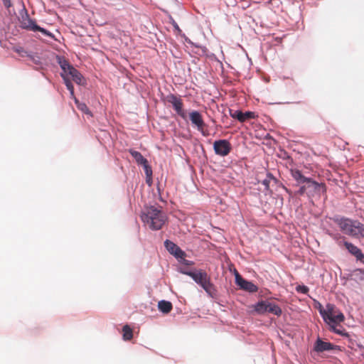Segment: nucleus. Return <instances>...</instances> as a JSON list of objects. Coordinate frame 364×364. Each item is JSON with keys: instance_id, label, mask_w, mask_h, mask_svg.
<instances>
[{"instance_id": "obj_25", "label": "nucleus", "mask_w": 364, "mask_h": 364, "mask_svg": "<svg viewBox=\"0 0 364 364\" xmlns=\"http://www.w3.org/2000/svg\"><path fill=\"white\" fill-rule=\"evenodd\" d=\"M337 325L338 323H331V325H328L330 327V330L336 333L337 334L343 335V332L340 329H338L336 328Z\"/></svg>"}, {"instance_id": "obj_13", "label": "nucleus", "mask_w": 364, "mask_h": 364, "mask_svg": "<svg viewBox=\"0 0 364 364\" xmlns=\"http://www.w3.org/2000/svg\"><path fill=\"white\" fill-rule=\"evenodd\" d=\"M230 115L234 118L237 119L240 122H244L250 119H255L256 115L253 112H246L243 113L240 110H230Z\"/></svg>"}, {"instance_id": "obj_4", "label": "nucleus", "mask_w": 364, "mask_h": 364, "mask_svg": "<svg viewBox=\"0 0 364 364\" xmlns=\"http://www.w3.org/2000/svg\"><path fill=\"white\" fill-rule=\"evenodd\" d=\"M319 311L324 321L328 325L343 322L345 318L343 314L336 311L332 305H328L326 310L321 309Z\"/></svg>"}, {"instance_id": "obj_6", "label": "nucleus", "mask_w": 364, "mask_h": 364, "mask_svg": "<svg viewBox=\"0 0 364 364\" xmlns=\"http://www.w3.org/2000/svg\"><path fill=\"white\" fill-rule=\"evenodd\" d=\"M307 189V196L310 198L320 197L326 192V186L324 183H319L312 178H309L306 182Z\"/></svg>"}, {"instance_id": "obj_26", "label": "nucleus", "mask_w": 364, "mask_h": 364, "mask_svg": "<svg viewBox=\"0 0 364 364\" xmlns=\"http://www.w3.org/2000/svg\"><path fill=\"white\" fill-rule=\"evenodd\" d=\"M77 72H79L77 69H75L73 66H71L68 70H67V75H70L71 77L74 76V75L77 74Z\"/></svg>"}, {"instance_id": "obj_12", "label": "nucleus", "mask_w": 364, "mask_h": 364, "mask_svg": "<svg viewBox=\"0 0 364 364\" xmlns=\"http://www.w3.org/2000/svg\"><path fill=\"white\" fill-rule=\"evenodd\" d=\"M164 245L166 250L169 252L170 254L173 255L176 258H183L186 257V253L183 251L178 245H176L174 242L166 240L164 242Z\"/></svg>"}, {"instance_id": "obj_28", "label": "nucleus", "mask_w": 364, "mask_h": 364, "mask_svg": "<svg viewBox=\"0 0 364 364\" xmlns=\"http://www.w3.org/2000/svg\"><path fill=\"white\" fill-rule=\"evenodd\" d=\"M143 167L144 168L146 176H151L152 171H151V166L148 164V162H146V164H144Z\"/></svg>"}, {"instance_id": "obj_7", "label": "nucleus", "mask_w": 364, "mask_h": 364, "mask_svg": "<svg viewBox=\"0 0 364 364\" xmlns=\"http://www.w3.org/2000/svg\"><path fill=\"white\" fill-rule=\"evenodd\" d=\"M213 149L215 154L220 156H226L231 151L232 146L228 140L220 139L214 141Z\"/></svg>"}, {"instance_id": "obj_33", "label": "nucleus", "mask_w": 364, "mask_h": 364, "mask_svg": "<svg viewBox=\"0 0 364 364\" xmlns=\"http://www.w3.org/2000/svg\"><path fill=\"white\" fill-rule=\"evenodd\" d=\"M358 260H360V262H362L363 263H364V255L362 253V256L361 257H359L358 258Z\"/></svg>"}, {"instance_id": "obj_8", "label": "nucleus", "mask_w": 364, "mask_h": 364, "mask_svg": "<svg viewBox=\"0 0 364 364\" xmlns=\"http://www.w3.org/2000/svg\"><path fill=\"white\" fill-rule=\"evenodd\" d=\"M166 100L167 102L172 105L174 110L181 117L185 118L186 114L183 109V101L182 100L173 94H169L166 96Z\"/></svg>"}, {"instance_id": "obj_22", "label": "nucleus", "mask_w": 364, "mask_h": 364, "mask_svg": "<svg viewBox=\"0 0 364 364\" xmlns=\"http://www.w3.org/2000/svg\"><path fill=\"white\" fill-rule=\"evenodd\" d=\"M74 100H75V102L77 108L80 110H81L82 112H83L85 114H91V112H90L89 108L87 107V106L85 103L80 102L79 100H77L76 97H74Z\"/></svg>"}, {"instance_id": "obj_17", "label": "nucleus", "mask_w": 364, "mask_h": 364, "mask_svg": "<svg viewBox=\"0 0 364 364\" xmlns=\"http://www.w3.org/2000/svg\"><path fill=\"white\" fill-rule=\"evenodd\" d=\"M129 152L139 165L143 166L144 164H146V162H148V161L141 155L140 152L133 149H129Z\"/></svg>"}, {"instance_id": "obj_11", "label": "nucleus", "mask_w": 364, "mask_h": 364, "mask_svg": "<svg viewBox=\"0 0 364 364\" xmlns=\"http://www.w3.org/2000/svg\"><path fill=\"white\" fill-rule=\"evenodd\" d=\"M189 116L190 120L193 124L197 127L198 130L200 131L203 136H208V133L204 131L205 124L202 118V115L198 111H193L190 113Z\"/></svg>"}, {"instance_id": "obj_16", "label": "nucleus", "mask_w": 364, "mask_h": 364, "mask_svg": "<svg viewBox=\"0 0 364 364\" xmlns=\"http://www.w3.org/2000/svg\"><path fill=\"white\" fill-rule=\"evenodd\" d=\"M291 176L299 183H304L307 181L310 178L304 176L299 170L291 169Z\"/></svg>"}, {"instance_id": "obj_30", "label": "nucleus", "mask_w": 364, "mask_h": 364, "mask_svg": "<svg viewBox=\"0 0 364 364\" xmlns=\"http://www.w3.org/2000/svg\"><path fill=\"white\" fill-rule=\"evenodd\" d=\"M14 50L18 53L21 56H24V55L26 53V52L24 50V49L21 47L16 48Z\"/></svg>"}, {"instance_id": "obj_29", "label": "nucleus", "mask_w": 364, "mask_h": 364, "mask_svg": "<svg viewBox=\"0 0 364 364\" xmlns=\"http://www.w3.org/2000/svg\"><path fill=\"white\" fill-rule=\"evenodd\" d=\"M178 259H180V262L184 264L185 265L189 266L193 264V262L192 261L186 259L185 257H183V258H179Z\"/></svg>"}, {"instance_id": "obj_9", "label": "nucleus", "mask_w": 364, "mask_h": 364, "mask_svg": "<svg viewBox=\"0 0 364 364\" xmlns=\"http://www.w3.org/2000/svg\"><path fill=\"white\" fill-rule=\"evenodd\" d=\"M235 282L241 289L250 293H255L258 290V287L255 284L243 279L237 272L235 274Z\"/></svg>"}, {"instance_id": "obj_5", "label": "nucleus", "mask_w": 364, "mask_h": 364, "mask_svg": "<svg viewBox=\"0 0 364 364\" xmlns=\"http://www.w3.org/2000/svg\"><path fill=\"white\" fill-rule=\"evenodd\" d=\"M254 311L258 314H264L271 313L276 316L282 314L281 308L275 304L270 303L267 301H261L252 306Z\"/></svg>"}, {"instance_id": "obj_27", "label": "nucleus", "mask_w": 364, "mask_h": 364, "mask_svg": "<svg viewBox=\"0 0 364 364\" xmlns=\"http://www.w3.org/2000/svg\"><path fill=\"white\" fill-rule=\"evenodd\" d=\"M298 195L303 196L305 193L307 195V189H306V183L300 187V188L296 192Z\"/></svg>"}, {"instance_id": "obj_15", "label": "nucleus", "mask_w": 364, "mask_h": 364, "mask_svg": "<svg viewBox=\"0 0 364 364\" xmlns=\"http://www.w3.org/2000/svg\"><path fill=\"white\" fill-rule=\"evenodd\" d=\"M344 246L350 253L356 257L357 259L359 257L362 256L361 250L353 244L348 242H344Z\"/></svg>"}, {"instance_id": "obj_3", "label": "nucleus", "mask_w": 364, "mask_h": 364, "mask_svg": "<svg viewBox=\"0 0 364 364\" xmlns=\"http://www.w3.org/2000/svg\"><path fill=\"white\" fill-rule=\"evenodd\" d=\"M191 277L198 284L210 295L214 291V285L210 282V278L208 274L201 269L194 272V273H188Z\"/></svg>"}, {"instance_id": "obj_24", "label": "nucleus", "mask_w": 364, "mask_h": 364, "mask_svg": "<svg viewBox=\"0 0 364 364\" xmlns=\"http://www.w3.org/2000/svg\"><path fill=\"white\" fill-rule=\"evenodd\" d=\"M296 290L299 292V293H302V294H307L308 291H309V288L306 287V286H304V285H299L296 287Z\"/></svg>"}, {"instance_id": "obj_2", "label": "nucleus", "mask_w": 364, "mask_h": 364, "mask_svg": "<svg viewBox=\"0 0 364 364\" xmlns=\"http://www.w3.org/2000/svg\"><path fill=\"white\" fill-rule=\"evenodd\" d=\"M341 230L353 237H364V225L358 220L342 218L336 220Z\"/></svg>"}, {"instance_id": "obj_34", "label": "nucleus", "mask_w": 364, "mask_h": 364, "mask_svg": "<svg viewBox=\"0 0 364 364\" xmlns=\"http://www.w3.org/2000/svg\"><path fill=\"white\" fill-rule=\"evenodd\" d=\"M263 184H264L266 186H268V184H269V183H268V181H267V180H264V181H263Z\"/></svg>"}, {"instance_id": "obj_10", "label": "nucleus", "mask_w": 364, "mask_h": 364, "mask_svg": "<svg viewBox=\"0 0 364 364\" xmlns=\"http://www.w3.org/2000/svg\"><path fill=\"white\" fill-rule=\"evenodd\" d=\"M21 25L22 28L25 29L32 31H40L46 36H50L49 31L44 29L43 28L38 26L33 20L29 18L28 16L23 18Z\"/></svg>"}, {"instance_id": "obj_23", "label": "nucleus", "mask_w": 364, "mask_h": 364, "mask_svg": "<svg viewBox=\"0 0 364 364\" xmlns=\"http://www.w3.org/2000/svg\"><path fill=\"white\" fill-rule=\"evenodd\" d=\"M73 80L75 81L76 83L80 85L82 83V76L80 74V72H77V74L74 75V76L72 77Z\"/></svg>"}, {"instance_id": "obj_1", "label": "nucleus", "mask_w": 364, "mask_h": 364, "mask_svg": "<svg viewBox=\"0 0 364 364\" xmlns=\"http://www.w3.org/2000/svg\"><path fill=\"white\" fill-rule=\"evenodd\" d=\"M141 218L142 221L153 230L161 229L167 219L166 214L155 206L146 208Z\"/></svg>"}, {"instance_id": "obj_14", "label": "nucleus", "mask_w": 364, "mask_h": 364, "mask_svg": "<svg viewBox=\"0 0 364 364\" xmlns=\"http://www.w3.org/2000/svg\"><path fill=\"white\" fill-rule=\"evenodd\" d=\"M333 349V345L329 342H324L320 338H318L315 343L314 350L316 352H323Z\"/></svg>"}, {"instance_id": "obj_20", "label": "nucleus", "mask_w": 364, "mask_h": 364, "mask_svg": "<svg viewBox=\"0 0 364 364\" xmlns=\"http://www.w3.org/2000/svg\"><path fill=\"white\" fill-rule=\"evenodd\" d=\"M123 338L125 341H129L133 337V331L132 329L128 326L125 325L123 328Z\"/></svg>"}, {"instance_id": "obj_19", "label": "nucleus", "mask_w": 364, "mask_h": 364, "mask_svg": "<svg viewBox=\"0 0 364 364\" xmlns=\"http://www.w3.org/2000/svg\"><path fill=\"white\" fill-rule=\"evenodd\" d=\"M58 58V63L60 65L61 69L63 70V73L62 74H64L67 75V70L72 66L67 60H65L63 57H57Z\"/></svg>"}, {"instance_id": "obj_21", "label": "nucleus", "mask_w": 364, "mask_h": 364, "mask_svg": "<svg viewBox=\"0 0 364 364\" xmlns=\"http://www.w3.org/2000/svg\"><path fill=\"white\" fill-rule=\"evenodd\" d=\"M61 77L63 78L64 82L68 90L70 91L71 97L73 98L75 97L74 95V87L70 80L68 78L67 75L64 74H61Z\"/></svg>"}, {"instance_id": "obj_32", "label": "nucleus", "mask_w": 364, "mask_h": 364, "mask_svg": "<svg viewBox=\"0 0 364 364\" xmlns=\"http://www.w3.org/2000/svg\"><path fill=\"white\" fill-rule=\"evenodd\" d=\"M180 272L184 274H186L188 276V273H194V272H190V271H186V270H184V269H181Z\"/></svg>"}, {"instance_id": "obj_31", "label": "nucleus", "mask_w": 364, "mask_h": 364, "mask_svg": "<svg viewBox=\"0 0 364 364\" xmlns=\"http://www.w3.org/2000/svg\"><path fill=\"white\" fill-rule=\"evenodd\" d=\"M3 1V3H4V5L6 7V8H9L11 6V0H2Z\"/></svg>"}, {"instance_id": "obj_18", "label": "nucleus", "mask_w": 364, "mask_h": 364, "mask_svg": "<svg viewBox=\"0 0 364 364\" xmlns=\"http://www.w3.org/2000/svg\"><path fill=\"white\" fill-rule=\"evenodd\" d=\"M159 309L164 313L168 314L172 310V304L170 301L162 300L158 304Z\"/></svg>"}, {"instance_id": "obj_35", "label": "nucleus", "mask_w": 364, "mask_h": 364, "mask_svg": "<svg viewBox=\"0 0 364 364\" xmlns=\"http://www.w3.org/2000/svg\"><path fill=\"white\" fill-rule=\"evenodd\" d=\"M174 27H175L177 30L180 31L179 27H178V26L176 23L174 25Z\"/></svg>"}]
</instances>
